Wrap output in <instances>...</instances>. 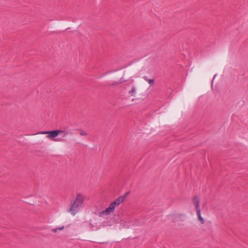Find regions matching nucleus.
<instances>
[{
  "instance_id": "nucleus-1",
  "label": "nucleus",
  "mask_w": 248,
  "mask_h": 248,
  "mask_svg": "<svg viewBox=\"0 0 248 248\" xmlns=\"http://www.w3.org/2000/svg\"><path fill=\"white\" fill-rule=\"evenodd\" d=\"M125 198V196H122L117 198L114 202L110 203L109 206L105 210L100 212L98 215L100 217H106L114 213L116 207L118 206L122 203Z\"/></svg>"
},
{
  "instance_id": "nucleus-2",
  "label": "nucleus",
  "mask_w": 248,
  "mask_h": 248,
  "mask_svg": "<svg viewBox=\"0 0 248 248\" xmlns=\"http://www.w3.org/2000/svg\"><path fill=\"white\" fill-rule=\"evenodd\" d=\"M85 200L84 197L81 194H78L73 202L71 203V207L68 211L74 216L79 210V208L82 206Z\"/></svg>"
},
{
  "instance_id": "nucleus-3",
  "label": "nucleus",
  "mask_w": 248,
  "mask_h": 248,
  "mask_svg": "<svg viewBox=\"0 0 248 248\" xmlns=\"http://www.w3.org/2000/svg\"><path fill=\"white\" fill-rule=\"evenodd\" d=\"M64 132L62 130H56L52 131H42L39 132L38 134H47V138L49 139H54L56 138L58 135L60 133H64Z\"/></svg>"
},
{
  "instance_id": "nucleus-4",
  "label": "nucleus",
  "mask_w": 248,
  "mask_h": 248,
  "mask_svg": "<svg viewBox=\"0 0 248 248\" xmlns=\"http://www.w3.org/2000/svg\"><path fill=\"white\" fill-rule=\"evenodd\" d=\"M192 202L195 205L196 210H200V198L198 196H195L192 199Z\"/></svg>"
},
{
  "instance_id": "nucleus-5",
  "label": "nucleus",
  "mask_w": 248,
  "mask_h": 248,
  "mask_svg": "<svg viewBox=\"0 0 248 248\" xmlns=\"http://www.w3.org/2000/svg\"><path fill=\"white\" fill-rule=\"evenodd\" d=\"M196 212H197V214L199 220L201 222L202 224H203L204 223V219L201 216V210H196Z\"/></svg>"
},
{
  "instance_id": "nucleus-6",
  "label": "nucleus",
  "mask_w": 248,
  "mask_h": 248,
  "mask_svg": "<svg viewBox=\"0 0 248 248\" xmlns=\"http://www.w3.org/2000/svg\"><path fill=\"white\" fill-rule=\"evenodd\" d=\"M143 78L145 81H147L150 84H153L155 81V80L154 79H149V78H148L146 76H144L143 77Z\"/></svg>"
},
{
  "instance_id": "nucleus-7",
  "label": "nucleus",
  "mask_w": 248,
  "mask_h": 248,
  "mask_svg": "<svg viewBox=\"0 0 248 248\" xmlns=\"http://www.w3.org/2000/svg\"><path fill=\"white\" fill-rule=\"evenodd\" d=\"M135 91H136L135 87L134 86H133L131 90L129 92V93L131 95L133 96L134 95Z\"/></svg>"
},
{
  "instance_id": "nucleus-8",
  "label": "nucleus",
  "mask_w": 248,
  "mask_h": 248,
  "mask_svg": "<svg viewBox=\"0 0 248 248\" xmlns=\"http://www.w3.org/2000/svg\"><path fill=\"white\" fill-rule=\"evenodd\" d=\"M64 228V226H62V227H59V228H55V229H52V231L54 232H56L57 230H62Z\"/></svg>"
},
{
  "instance_id": "nucleus-9",
  "label": "nucleus",
  "mask_w": 248,
  "mask_h": 248,
  "mask_svg": "<svg viewBox=\"0 0 248 248\" xmlns=\"http://www.w3.org/2000/svg\"><path fill=\"white\" fill-rule=\"evenodd\" d=\"M80 135L81 136H87V133L83 131V130H81L80 132Z\"/></svg>"
},
{
  "instance_id": "nucleus-10",
  "label": "nucleus",
  "mask_w": 248,
  "mask_h": 248,
  "mask_svg": "<svg viewBox=\"0 0 248 248\" xmlns=\"http://www.w3.org/2000/svg\"><path fill=\"white\" fill-rule=\"evenodd\" d=\"M62 140V139H58V138L53 139V140L55 141H61Z\"/></svg>"
},
{
  "instance_id": "nucleus-11",
  "label": "nucleus",
  "mask_w": 248,
  "mask_h": 248,
  "mask_svg": "<svg viewBox=\"0 0 248 248\" xmlns=\"http://www.w3.org/2000/svg\"><path fill=\"white\" fill-rule=\"evenodd\" d=\"M120 83H121V82H120ZM119 83H120V82H117L113 83L112 84L113 85H117V84H118Z\"/></svg>"
},
{
  "instance_id": "nucleus-12",
  "label": "nucleus",
  "mask_w": 248,
  "mask_h": 248,
  "mask_svg": "<svg viewBox=\"0 0 248 248\" xmlns=\"http://www.w3.org/2000/svg\"><path fill=\"white\" fill-rule=\"evenodd\" d=\"M67 133H65V134H64V136H65V135H67Z\"/></svg>"
},
{
  "instance_id": "nucleus-13",
  "label": "nucleus",
  "mask_w": 248,
  "mask_h": 248,
  "mask_svg": "<svg viewBox=\"0 0 248 248\" xmlns=\"http://www.w3.org/2000/svg\"><path fill=\"white\" fill-rule=\"evenodd\" d=\"M126 195H127V193H126V194L124 195V196H125L126 197Z\"/></svg>"
}]
</instances>
